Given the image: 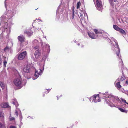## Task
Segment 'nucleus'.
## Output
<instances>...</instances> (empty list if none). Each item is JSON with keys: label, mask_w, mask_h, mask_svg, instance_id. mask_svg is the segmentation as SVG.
Here are the masks:
<instances>
[{"label": "nucleus", "mask_w": 128, "mask_h": 128, "mask_svg": "<svg viewBox=\"0 0 128 128\" xmlns=\"http://www.w3.org/2000/svg\"><path fill=\"white\" fill-rule=\"evenodd\" d=\"M103 99L105 102L111 107L117 108L118 106H120L123 108H119L118 109L122 112L126 113H127L128 111V103H127L126 100L121 98V100L118 97L113 96L112 94H104Z\"/></svg>", "instance_id": "nucleus-1"}, {"label": "nucleus", "mask_w": 128, "mask_h": 128, "mask_svg": "<svg viewBox=\"0 0 128 128\" xmlns=\"http://www.w3.org/2000/svg\"><path fill=\"white\" fill-rule=\"evenodd\" d=\"M16 11L14 10L8 11L6 14L3 15L0 18L2 22L0 24V30L2 32V33L6 32L7 35H8L10 32L11 22H6L7 19H10L15 14Z\"/></svg>", "instance_id": "nucleus-2"}, {"label": "nucleus", "mask_w": 128, "mask_h": 128, "mask_svg": "<svg viewBox=\"0 0 128 128\" xmlns=\"http://www.w3.org/2000/svg\"><path fill=\"white\" fill-rule=\"evenodd\" d=\"M46 58V56H44L43 57L42 60L41 61L42 63L41 64H39L40 67L39 69H38L37 70L36 69L34 74V76L36 78H33L32 79L33 80H36L39 77L40 75H41L42 74L44 70V63Z\"/></svg>", "instance_id": "nucleus-3"}, {"label": "nucleus", "mask_w": 128, "mask_h": 128, "mask_svg": "<svg viewBox=\"0 0 128 128\" xmlns=\"http://www.w3.org/2000/svg\"><path fill=\"white\" fill-rule=\"evenodd\" d=\"M114 41L115 43L114 45L112 46V49L114 51L116 52V54L118 57L119 58V61L120 62L119 66H121V68H122V66L123 65V62L121 58V56L120 54V50L117 42L116 40L112 38Z\"/></svg>", "instance_id": "nucleus-4"}, {"label": "nucleus", "mask_w": 128, "mask_h": 128, "mask_svg": "<svg viewBox=\"0 0 128 128\" xmlns=\"http://www.w3.org/2000/svg\"><path fill=\"white\" fill-rule=\"evenodd\" d=\"M12 103L16 106V108L14 115L15 117H17L18 116V114H21L20 110L19 108H17V106H18V102L16 99H14L12 100Z\"/></svg>", "instance_id": "nucleus-5"}, {"label": "nucleus", "mask_w": 128, "mask_h": 128, "mask_svg": "<svg viewBox=\"0 0 128 128\" xmlns=\"http://www.w3.org/2000/svg\"><path fill=\"white\" fill-rule=\"evenodd\" d=\"M99 94L96 95H94L89 98L90 102H94L96 103L97 102H100V99Z\"/></svg>", "instance_id": "nucleus-6"}, {"label": "nucleus", "mask_w": 128, "mask_h": 128, "mask_svg": "<svg viewBox=\"0 0 128 128\" xmlns=\"http://www.w3.org/2000/svg\"><path fill=\"white\" fill-rule=\"evenodd\" d=\"M22 79L20 77L15 78L13 81L14 85L18 87H20L22 86Z\"/></svg>", "instance_id": "nucleus-7"}, {"label": "nucleus", "mask_w": 128, "mask_h": 128, "mask_svg": "<svg viewBox=\"0 0 128 128\" xmlns=\"http://www.w3.org/2000/svg\"><path fill=\"white\" fill-rule=\"evenodd\" d=\"M27 55V53L26 51L22 52L19 54L18 59L20 60H23L26 56Z\"/></svg>", "instance_id": "nucleus-8"}, {"label": "nucleus", "mask_w": 128, "mask_h": 128, "mask_svg": "<svg viewBox=\"0 0 128 128\" xmlns=\"http://www.w3.org/2000/svg\"><path fill=\"white\" fill-rule=\"evenodd\" d=\"M30 64H28L25 65L23 68L24 71L26 73L30 72Z\"/></svg>", "instance_id": "nucleus-9"}, {"label": "nucleus", "mask_w": 128, "mask_h": 128, "mask_svg": "<svg viewBox=\"0 0 128 128\" xmlns=\"http://www.w3.org/2000/svg\"><path fill=\"white\" fill-rule=\"evenodd\" d=\"M114 84L115 86L118 90H120V89L121 88L122 86L120 85V78H118L115 81Z\"/></svg>", "instance_id": "nucleus-10"}, {"label": "nucleus", "mask_w": 128, "mask_h": 128, "mask_svg": "<svg viewBox=\"0 0 128 128\" xmlns=\"http://www.w3.org/2000/svg\"><path fill=\"white\" fill-rule=\"evenodd\" d=\"M34 55L36 58H38L41 55L40 51L38 49L36 50L34 53Z\"/></svg>", "instance_id": "nucleus-11"}, {"label": "nucleus", "mask_w": 128, "mask_h": 128, "mask_svg": "<svg viewBox=\"0 0 128 128\" xmlns=\"http://www.w3.org/2000/svg\"><path fill=\"white\" fill-rule=\"evenodd\" d=\"M88 34L89 37L92 39H96L98 36H96L93 32H88Z\"/></svg>", "instance_id": "nucleus-12"}, {"label": "nucleus", "mask_w": 128, "mask_h": 128, "mask_svg": "<svg viewBox=\"0 0 128 128\" xmlns=\"http://www.w3.org/2000/svg\"><path fill=\"white\" fill-rule=\"evenodd\" d=\"M94 32H95L96 34V36L98 37V34H102L104 32L103 30H98V29H95L94 30Z\"/></svg>", "instance_id": "nucleus-13"}, {"label": "nucleus", "mask_w": 128, "mask_h": 128, "mask_svg": "<svg viewBox=\"0 0 128 128\" xmlns=\"http://www.w3.org/2000/svg\"><path fill=\"white\" fill-rule=\"evenodd\" d=\"M18 40L21 42H23L25 39L24 37L23 36H18Z\"/></svg>", "instance_id": "nucleus-14"}, {"label": "nucleus", "mask_w": 128, "mask_h": 128, "mask_svg": "<svg viewBox=\"0 0 128 128\" xmlns=\"http://www.w3.org/2000/svg\"><path fill=\"white\" fill-rule=\"evenodd\" d=\"M24 33L28 36H31L32 35L33 32L31 30H27L24 31Z\"/></svg>", "instance_id": "nucleus-15"}, {"label": "nucleus", "mask_w": 128, "mask_h": 128, "mask_svg": "<svg viewBox=\"0 0 128 128\" xmlns=\"http://www.w3.org/2000/svg\"><path fill=\"white\" fill-rule=\"evenodd\" d=\"M45 52L46 53H48L50 50V46L48 44L46 45Z\"/></svg>", "instance_id": "nucleus-16"}, {"label": "nucleus", "mask_w": 128, "mask_h": 128, "mask_svg": "<svg viewBox=\"0 0 128 128\" xmlns=\"http://www.w3.org/2000/svg\"><path fill=\"white\" fill-rule=\"evenodd\" d=\"M1 106L3 108H8L9 106L6 103H2L0 104Z\"/></svg>", "instance_id": "nucleus-17"}, {"label": "nucleus", "mask_w": 128, "mask_h": 128, "mask_svg": "<svg viewBox=\"0 0 128 128\" xmlns=\"http://www.w3.org/2000/svg\"><path fill=\"white\" fill-rule=\"evenodd\" d=\"M113 28L114 30L117 31H119L120 28L117 26L115 25H113Z\"/></svg>", "instance_id": "nucleus-18"}, {"label": "nucleus", "mask_w": 128, "mask_h": 128, "mask_svg": "<svg viewBox=\"0 0 128 128\" xmlns=\"http://www.w3.org/2000/svg\"><path fill=\"white\" fill-rule=\"evenodd\" d=\"M0 86L2 89H4L5 87V84L2 82H0Z\"/></svg>", "instance_id": "nucleus-19"}, {"label": "nucleus", "mask_w": 128, "mask_h": 128, "mask_svg": "<svg viewBox=\"0 0 128 128\" xmlns=\"http://www.w3.org/2000/svg\"><path fill=\"white\" fill-rule=\"evenodd\" d=\"M33 42L34 46L38 45L39 44V42H38V40L36 39H35L33 40Z\"/></svg>", "instance_id": "nucleus-20"}, {"label": "nucleus", "mask_w": 128, "mask_h": 128, "mask_svg": "<svg viewBox=\"0 0 128 128\" xmlns=\"http://www.w3.org/2000/svg\"><path fill=\"white\" fill-rule=\"evenodd\" d=\"M118 31H119L120 33L124 35H125L126 34V33L125 31L122 28H120Z\"/></svg>", "instance_id": "nucleus-21"}, {"label": "nucleus", "mask_w": 128, "mask_h": 128, "mask_svg": "<svg viewBox=\"0 0 128 128\" xmlns=\"http://www.w3.org/2000/svg\"><path fill=\"white\" fill-rule=\"evenodd\" d=\"M110 2V3L111 6H113L114 5V2H116L117 1V0H108Z\"/></svg>", "instance_id": "nucleus-22"}, {"label": "nucleus", "mask_w": 128, "mask_h": 128, "mask_svg": "<svg viewBox=\"0 0 128 128\" xmlns=\"http://www.w3.org/2000/svg\"><path fill=\"white\" fill-rule=\"evenodd\" d=\"M122 74L123 75V76H121V77L120 78V81H123V80H125V77L124 76V74H123L124 72H123V70L122 71Z\"/></svg>", "instance_id": "nucleus-23"}, {"label": "nucleus", "mask_w": 128, "mask_h": 128, "mask_svg": "<svg viewBox=\"0 0 128 128\" xmlns=\"http://www.w3.org/2000/svg\"><path fill=\"white\" fill-rule=\"evenodd\" d=\"M0 128H6L5 124L0 123Z\"/></svg>", "instance_id": "nucleus-24"}, {"label": "nucleus", "mask_w": 128, "mask_h": 128, "mask_svg": "<svg viewBox=\"0 0 128 128\" xmlns=\"http://www.w3.org/2000/svg\"><path fill=\"white\" fill-rule=\"evenodd\" d=\"M5 60H4L3 62L4 65V66L5 67L6 66V64L7 63L8 58H6V57L5 58Z\"/></svg>", "instance_id": "nucleus-25"}, {"label": "nucleus", "mask_w": 128, "mask_h": 128, "mask_svg": "<svg viewBox=\"0 0 128 128\" xmlns=\"http://www.w3.org/2000/svg\"><path fill=\"white\" fill-rule=\"evenodd\" d=\"M80 6V2H79L77 3L76 8L77 9H78L79 8Z\"/></svg>", "instance_id": "nucleus-26"}, {"label": "nucleus", "mask_w": 128, "mask_h": 128, "mask_svg": "<svg viewBox=\"0 0 128 128\" xmlns=\"http://www.w3.org/2000/svg\"><path fill=\"white\" fill-rule=\"evenodd\" d=\"M34 46V49H38V48H39V46H38V45H36L35 46Z\"/></svg>", "instance_id": "nucleus-27"}, {"label": "nucleus", "mask_w": 128, "mask_h": 128, "mask_svg": "<svg viewBox=\"0 0 128 128\" xmlns=\"http://www.w3.org/2000/svg\"><path fill=\"white\" fill-rule=\"evenodd\" d=\"M4 116V113L0 111V117H3Z\"/></svg>", "instance_id": "nucleus-28"}, {"label": "nucleus", "mask_w": 128, "mask_h": 128, "mask_svg": "<svg viewBox=\"0 0 128 128\" xmlns=\"http://www.w3.org/2000/svg\"><path fill=\"white\" fill-rule=\"evenodd\" d=\"M10 121L14 120V118L10 116Z\"/></svg>", "instance_id": "nucleus-29"}, {"label": "nucleus", "mask_w": 128, "mask_h": 128, "mask_svg": "<svg viewBox=\"0 0 128 128\" xmlns=\"http://www.w3.org/2000/svg\"><path fill=\"white\" fill-rule=\"evenodd\" d=\"M9 48H8V47H6L4 49V51L5 52H6L7 50H8Z\"/></svg>", "instance_id": "nucleus-30"}, {"label": "nucleus", "mask_w": 128, "mask_h": 128, "mask_svg": "<svg viewBox=\"0 0 128 128\" xmlns=\"http://www.w3.org/2000/svg\"><path fill=\"white\" fill-rule=\"evenodd\" d=\"M28 40H26L24 42V44H25V45H26L28 44Z\"/></svg>", "instance_id": "nucleus-31"}, {"label": "nucleus", "mask_w": 128, "mask_h": 128, "mask_svg": "<svg viewBox=\"0 0 128 128\" xmlns=\"http://www.w3.org/2000/svg\"><path fill=\"white\" fill-rule=\"evenodd\" d=\"M74 16V12H72V19H73Z\"/></svg>", "instance_id": "nucleus-32"}, {"label": "nucleus", "mask_w": 128, "mask_h": 128, "mask_svg": "<svg viewBox=\"0 0 128 128\" xmlns=\"http://www.w3.org/2000/svg\"><path fill=\"white\" fill-rule=\"evenodd\" d=\"M74 6H73L72 7V12H74Z\"/></svg>", "instance_id": "nucleus-33"}, {"label": "nucleus", "mask_w": 128, "mask_h": 128, "mask_svg": "<svg viewBox=\"0 0 128 128\" xmlns=\"http://www.w3.org/2000/svg\"><path fill=\"white\" fill-rule=\"evenodd\" d=\"M10 128H16L15 126H10Z\"/></svg>", "instance_id": "nucleus-34"}, {"label": "nucleus", "mask_w": 128, "mask_h": 128, "mask_svg": "<svg viewBox=\"0 0 128 128\" xmlns=\"http://www.w3.org/2000/svg\"><path fill=\"white\" fill-rule=\"evenodd\" d=\"M6 0L4 2V4H5V6L6 7Z\"/></svg>", "instance_id": "nucleus-35"}, {"label": "nucleus", "mask_w": 128, "mask_h": 128, "mask_svg": "<svg viewBox=\"0 0 128 128\" xmlns=\"http://www.w3.org/2000/svg\"><path fill=\"white\" fill-rule=\"evenodd\" d=\"M41 43L42 46L43 45V44L42 40H41Z\"/></svg>", "instance_id": "nucleus-36"}, {"label": "nucleus", "mask_w": 128, "mask_h": 128, "mask_svg": "<svg viewBox=\"0 0 128 128\" xmlns=\"http://www.w3.org/2000/svg\"><path fill=\"white\" fill-rule=\"evenodd\" d=\"M126 84H128V80H126Z\"/></svg>", "instance_id": "nucleus-37"}, {"label": "nucleus", "mask_w": 128, "mask_h": 128, "mask_svg": "<svg viewBox=\"0 0 128 128\" xmlns=\"http://www.w3.org/2000/svg\"><path fill=\"white\" fill-rule=\"evenodd\" d=\"M121 91H122V92H124L123 91H124V89H121Z\"/></svg>", "instance_id": "nucleus-38"}, {"label": "nucleus", "mask_w": 128, "mask_h": 128, "mask_svg": "<svg viewBox=\"0 0 128 128\" xmlns=\"http://www.w3.org/2000/svg\"><path fill=\"white\" fill-rule=\"evenodd\" d=\"M38 20H40L41 21H42V20H40V18H39V19H38Z\"/></svg>", "instance_id": "nucleus-39"}, {"label": "nucleus", "mask_w": 128, "mask_h": 128, "mask_svg": "<svg viewBox=\"0 0 128 128\" xmlns=\"http://www.w3.org/2000/svg\"><path fill=\"white\" fill-rule=\"evenodd\" d=\"M44 36V38H46V36Z\"/></svg>", "instance_id": "nucleus-40"}, {"label": "nucleus", "mask_w": 128, "mask_h": 128, "mask_svg": "<svg viewBox=\"0 0 128 128\" xmlns=\"http://www.w3.org/2000/svg\"><path fill=\"white\" fill-rule=\"evenodd\" d=\"M110 42L111 44H112V42L110 40Z\"/></svg>", "instance_id": "nucleus-41"}, {"label": "nucleus", "mask_w": 128, "mask_h": 128, "mask_svg": "<svg viewBox=\"0 0 128 128\" xmlns=\"http://www.w3.org/2000/svg\"><path fill=\"white\" fill-rule=\"evenodd\" d=\"M49 91H48V92H49V91H50V89H49Z\"/></svg>", "instance_id": "nucleus-42"}, {"label": "nucleus", "mask_w": 128, "mask_h": 128, "mask_svg": "<svg viewBox=\"0 0 128 128\" xmlns=\"http://www.w3.org/2000/svg\"><path fill=\"white\" fill-rule=\"evenodd\" d=\"M21 119H22V117L21 116V117L20 118Z\"/></svg>", "instance_id": "nucleus-43"}, {"label": "nucleus", "mask_w": 128, "mask_h": 128, "mask_svg": "<svg viewBox=\"0 0 128 128\" xmlns=\"http://www.w3.org/2000/svg\"><path fill=\"white\" fill-rule=\"evenodd\" d=\"M30 118H31V119H32L33 118H32V117H31Z\"/></svg>", "instance_id": "nucleus-44"}, {"label": "nucleus", "mask_w": 128, "mask_h": 128, "mask_svg": "<svg viewBox=\"0 0 128 128\" xmlns=\"http://www.w3.org/2000/svg\"><path fill=\"white\" fill-rule=\"evenodd\" d=\"M39 29H38V30H39Z\"/></svg>", "instance_id": "nucleus-45"}, {"label": "nucleus", "mask_w": 128, "mask_h": 128, "mask_svg": "<svg viewBox=\"0 0 128 128\" xmlns=\"http://www.w3.org/2000/svg\"><path fill=\"white\" fill-rule=\"evenodd\" d=\"M79 45V44H78V45Z\"/></svg>", "instance_id": "nucleus-46"}, {"label": "nucleus", "mask_w": 128, "mask_h": 128, "mask_svg": "<svg viewBox=\"0 0 128 128\" xmlns=\"http://www.w3.org/2000/svg\"><path fill=\"white\" fill-rule=\"evenodd\" d=\"M37 9H38V8H37V9H36V10H37Z\"/></svg>", "instance_id": "nucleus-47"}, {"label": "nucleus", "mask_w": 128, "mask_h": 128, "mask_svg": "<svg viewBox=\"0 0 128 128\" xmlns=\"http://www.w3.org/2000/svg\"><path fill=\"white\" fill-rule=\"evenodd\" d=\"M68 128V127H67V128Z\"/></svg>", "instance_id": "nucleus-48"}, {"label": "nucleus", "mask_w": 128, "mask_h": 128, "mask_svg": "<svg viewBox=\"0 0 128 128\" xmlns=\"http://www.w3.org/2000/svg\"><path fill=\"white\" fill-rule=\"evenodd\" d=\"M80 5L81 4V2H80Z\"/></svg>", "instance_id": "nucleus-49"}]
</instances>
